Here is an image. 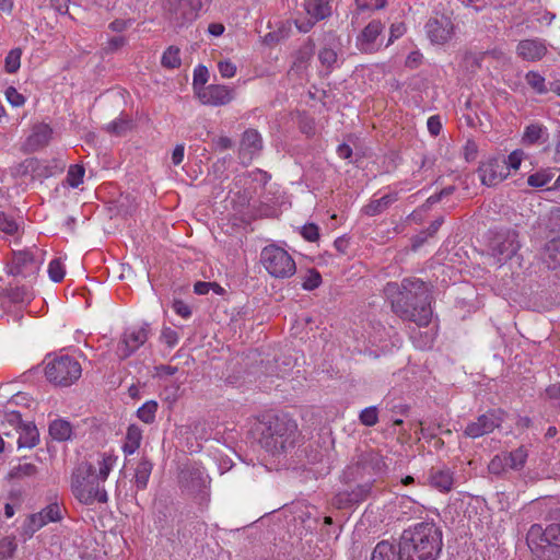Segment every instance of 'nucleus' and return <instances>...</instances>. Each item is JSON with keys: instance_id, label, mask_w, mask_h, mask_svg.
<instances>
[{"instance_id": "1", "label": "nucleus", "mask_w": 560, "mask_h": 560, "mask_svg": "<svg viewBox=\"0 0 560 560\" xmlns=\"http://www.w3.org/2000/svg\"><path fill=\"white\" fill-rule=\"evenodd\" d=\"M385 293L390 300L393 311L402 319L428 326L432 310L429 287L420 279H405L401 284L388 283Z\"/></svg>"}, {"instance_id": "2", "label": "nucleus", "mask_w": 560, "mask_h": 560, "mask_svg": "<svg viewBox=\"0 0 560 560\" xmlns=\"http://www.w3.org/2000/svg\"><path fill=\"white\" fill-rule=\"evenodd\" d=\"M442 545V532L433 522L417 523L400 535L399 559L435 560Z\"/></svg>"}, {"instance_id": "3", "label": "nucleus", "mask_w": 560, "mask_h": 560, "mask_svg": "<svg viewBox=\"0 0 560 560\" xmlns=\"http://www.w3.org/2000/svg\"><path fill=\"white\" fill-rule=\"evenodd\" d=\"M70 488L74 498L85 505L108 501L104 481L92 472V468L88 464H78L72 470Z\"/></svg>"}, {"instance_id": "4", "label": "nucleus", "mask_w": 560, "mask_h": 560, "mask_svg": "<svg viewBox=\"0 0 560 560\" xmlns=\"http://www.w3.org/2000/svg\"><path fill=\"white\" fill-rule=\"evenodd\" d=\"M296 436V422L285 415L276 416L268 423L264 444L269 452L278 454L293 447Z\"/></svg>"}, {"instance_id": "5", "label": "nucleus", "mask_w": 560, "mask_h": 560, "mask_svg": "<svg viewBox=\"0 0 560 560\" xmlns=\"http://www.w3.org/2000/svg\"><path fill=\"white\" fill-rule=\"evenodd\" d=\"M44 363L45 376L55 385L70 386L81 377L82 368L72 357L47 355Z\"/></svg>"}, {"instance_id": "6", "label": "nucleus", "mask_w": 560, "mask_h": 560, "mask_svg": "<svg viewBox=\"0 0 560 560\" xmlns=\"http://www.w3.org/2000/svg\"><path fill=\"white\" fill-rule=\"evenodd\" d=\"M260 262L273 278H290L296 271L295 261L292 256L284 248L276 244L267 245L261 249Z\"/></svg>"}, {"instance_id": "7", "label": "nucleus", "mask_w": 560, "mask_h": 560, "mask_svg": "<svg viewBox=\"0 0 560 560\" xmlns=\"http://www.w3.org/2000/svg\"><path fill=\"white\" fill-rule=\"evenodd\" d=\"M164 13L176 25L194 21L202 7V0H161Z\"/></svg>"}, {"instance_id": "8", "label": "nucleus", "mask_w": 560, "mask_h": 560, "mask_svg": "<svg viewBox=\"0 0 560 560\" xmlns=\"http://www.w3.org/2000/svg\"><path fill=\"white\" fill-rule=\"evenodd\" d=\"M44 262V253L38 248L16 252L13 254L9 272L13 276H35Z\"/></svg>"}, {"instance_id": "9", "label": "nucleus", "mask_w": 560, "mask_h": 560, "mask_svg": "<svg viewBox=\"0 0 560 560\" xmlns=\"http://www.w3.org/2000/svg\"><path fill=\"white\" fill-rule=\"evenodd\" d=\"M10 424L18 436L19 448H32L38 443L39 434L37 428L32 423H23L21 415L18 411H11L4 415L2 427Z\"/></svg>"}, {"instance_id": "10", "label": "nucleus", "mask_w": 560, "mask_h": 560, "mask_svg": "<svg viewBox=\"0 0 560 560\" xmlns=\"http://www.w3.org/2000/svg\"><path fill=\"white\" fill-rule=\"evenodd\" d=\"M478 174L481 183L486 186H494L501 183L509 176L504 156L498 155L488 158L480 164Z\"/></svg>"}, {"instance_id": "11", "label": "nucleus", "mask_w": 560, "mask_h": 560, "mask_svg": "<svg viewBox=\"0 0 560 560\" xmlns=\"http://www.w3.org/2000/svg\"><path fill=\"white\" fill-rule=\"evenodd\" d=\"M62 518V510L58 503H50L38 513L27 517L23 525L25 535L33 536L34 533L49 523L59 522Z\"/></svg>"}, {"instance_id": "12", "label": "nucleus", "mask_w": 560, "mask_h": 560, "mask_svg": "<svg viewBox=\"0 0 560 560\" xmlns=\"http://www.w3.org/2000/svg\"><path fill=\"white\" fill-rule=\"evenodd\" d=\"M490 248L491 255L497 260V262L499 265H503L512 259L520 248L517 235L514 232L499 234L492 241Z\"/></svg>"}, {"instance_id": "13", "label": "nucleus", "mask_w": 560, "mask_h": 560, "mask_svg": "<svg viewBox=\"0 0 560 560\" xmlns=\"http://www.w3.org/2000/svg\"><path fill=\"white\" fill-rule=\"evenodd\" d=\"M148 339V328L145 326H135L125 330L118 342L116 353L120 359L130 357Z\"/></svg>"}, {"instance_id": "14", "label": "nucleus", "mask_w": 560, "mask_h": 560, "mask_svg": "<svg viewBox=\"0 0 560 560\" xmlns=\"http://www.w3.org/2000/svg\"><path fill=\"white\" fill-rule=\"evenodd\" d=\"M196 98L206 106H224L234 100V90L224 84H209Z\"/></svg>"}, {"instance_id": "15", "label": "nucleus", "mask_w": 560, "mask_h": 560, "mask_svg": "<svg viewBox=\"0 0 560 560\" xmlns=\"http://www.w3.org/2000/svg\"><path fill=\"white\" fill-rule=\"evenodd\" d=\"M502 422L500 411H490L478 417L475 421L467 424L464 434L471 439L480 438L491 433Z\"/></svg>"}, {"instance_id": "16", "label": "nucleus", "mask_w": 560, "mask_h": 560, "mask_svg": "<svg viewBox=\"0 0 560 560\" xmlns=\"http://www.w3.org/2000/svg\"><path fill=\"white\" fill-rule=\"evenodd\" d=\"M117 462L118 456L112 451H106L96 453L95 455L91 456L90 459L83 460L80 464L90 465L92 472H94L98 479L105 482L109 474L116 467Z\"/></svg>"}, {"instance_id": "17", "label": "nucleus", "mask_w": 560, "mask_h": 560, "mask_svg": "<svg viewBox=\"0 0 560 560\" xmlns=\"http://www.w3.org/2000/svg\"><path fill=\"white\" fill-rule=\"evenodd\" d=\"M453 24L447 16H440L431 19L427 25L425 31L430 40L434 44H444L452 38Z\"/></svg>"}, {"instance_id": "18", "label": "nucleus", "mask_w": 560, "mask_h": 560, "mask_svg": "<svg viewBox=\"0 0 560 560\" xmlns=\"http://www.w3.org/2000/svg\"><path fill=\"white\" fill-rule=\"evenodd\" d=\"M383 28L384 26L380 21L370 22L357 38L359 49L365 52L377 50L382 46L378 37Z\"/></svg>"}, {"instance_id": "19", "label": "nucleus", "mask_w": 560, "mask_h": 560, "mask_svg": "<svg viewBox=\"0 0 560 560\" xmlns=\"http://www.w3.org/2000/svg\"><path fill=\"white\" fill-rule=\"evenodd\" d=\"M305 11L312 22L306 24H298L300 31L306 33L311 30L313 24L317 21L324 20L331 14V1L330 0H306Z\"/></svg>"}, {"instance_id": "20", "label": "nucleus", "mask_w": 560, "mask_h": 560, "mask_svg": "<svg viewBox=\"0 0 560 560\" xmlns=\"http://www.w3.org/2000/svg\"><path fill=\"white\" fill-rule=\"evenodd\" d=\"M339 45L335 38H330L327 44L322 47L318 51V60L320 62V72L324 74H329L334 69L338 68L339 57H338Z\"/></svg>"}, {"instance_id": "21", "label": "nucleus", "mask_w": 560, "mask_h": 560, "mask_svg": "<svg viewBox=\"0 0 560 560\" xmlns=\"http://www.w3.org/2000/svg\"><path fill=\"white\" fill-rule=\"evenodd\" d=\"M262 147L260 135L254 130L249 129L244 132L240 154L243 161H250L255 154H257Z\"/></svg>"}, {"instance_id": "22", "label": "nucleus", "mask_w": 560, "mask_h": 560, "mask_svg": "<svg viewBox=\"0 0 560 560\" xmlns=\"http://www.w3.org/2000/svg\"><path fill=\"white\" fill-rule=\"evenodd\" d=\"M536 536H541L542 541L548 546L560 548V524H550L545 530H541L540 526H533L528 534L529 546Z\"/></svg>"}, {"instance_id": "23", "label": "nucleus", "mask_w": 560, "mask_h": 560, "mask_svg": "<svg viewBox=\"0 0 560 560\" xmlns=\"http://www.w3.org/2000/svg\"><path fill=\"white\" fill-rule=\"evenodd\" d=\"M517 52L522 58L535 61L541 59L546 55L547 48L540 40L526 39L522 40L517 45Z\"/></svg>"}, {"instance_id": "24", "label": "nucleus", "mask_w": 560, "mask_h": 560, "mask_svg": "<svg viewBox=\"0 0 560 560\" xmlns=\"http://www.w3.org/2000/svg\"><path fill=\"white\" fill-rule=\"evenodd\" d=\"M370 492L369 485L358 486L351 492H339L335 498V503L338 508H347L354 503L363 501Z\"/></svg>"}, {"instance_id": "25", "label": "nucleus", "mask_w": 560, "mask_h": 560, "mask_svg": "<svg viewBox=\"0 0 560 560\" xmlns=\"http://www.w3.org/2000/svg\"><path fill=\"white\" fill-rule=\"evenodd\" d=\"M548 129L538 122L529 124L522 136V143L525 145H533L544 143L548 140Z\"/></svg>"}, {"instance_id": "26", "label": "nucleus", "mask_w": 560, "mask_h": 560, "mask_svg": "<svg viewBox=\"0 0 560 560\" xmlns=\"http://www.w3.org/2000/svg\"><path fill=\"white\" fill-rule=\"evenodd\" d=\"M142 441V430L136 425L130 424L127 429L121 450L126 456L132 455L140 447Z\"/></svg>"}, {"instance_id": "27", "label": "nucleus", "mask_w": 560, "mask_h": 560, "mask_svg": "<svg viewBox=\"0 0 560 560\" xmlns=\"http://www.w3.org/2000/svg\"><path fill=\"white\" fill-rule=\"evenodd\" d=\"M453 482L454 478L450 469H436L430 475V485L440 491H450L453 487Z\"/></svg>"}, {"instance_id": "28", "label": "nucleus", "mask_w": 560, "mask_h": 560, "mask_svg": "<svg viewBox=\"0 0 560 560\" xmlns=\"http://www.w3.org/2000/svg\"><path fill=\"white\" fill-rule=\"evenodd\" d=\"M397 200V194H386L380 198L372 199L363 208V212L366 215L374 217L383 212L390 203Z\"/></svg>"}, {"instance_id": "29", "label": "nucleus", "mask_w": 560, "mask_h": 560, "mask_svg": "<svg viewBox=\"0 0 560 560\" xmlns=\"http://www.w3.org/2000/svg\"><path fill=\"white\" fill-rule=\"evenodd\" d=\"M152 469L153 464L147 458H141L136 467L133 476L137 489L143 490L147 488Z\"/></svg>"}, {"instance_id": "30", "label": "nucleus", "mask_w": 560, "mask_h": 560, "mask_svg": "<svg viewBox=\"0 0 560 560\" xmlns=\"http://www.w3.org/2000/svg\"><path fill=\"white\" fill-rule=\"evenodd\" d=\"M49 434L56 441H67L72 435V427L63 419H56L49 424Z\"/></svg>"}, {"instance_id": "31", "label": "nucleus", "mask_w": 560, "mask_h": 560, "mask_svg": "<svg viewBox=\"0 0 560 560\" xmlns=\"http://www.w3.org/2000/svg\"><path fill=\"white\" fill-rule=\"evenodd\" d=\"M371 560H400L399 550L396 551L393 544L383 540L375 546Z\"/></svg>"}, {"instance_id": "32", "label": "nucleus", "mask_w": 560, "mask_h": 560, "mask_svg": "<svg viewBox=\"0 0 560 560\" xmlns=\"http://www.w3.org/2000/svg\"><path fill=\"white\" fill-rule=\"evenodd\" d=\"M546 262L549 268L560 267V236L552 238L546 245Z\"/></svg>"}, {"instance_id": "33", "label": "nucleus", "mask_w": 560, "mask_h": 560, "mask_svg": "<svg viewBox=\"0 0 560 560\" xmlns=\"http://www.w3.org/2000/svg\"><path fill=\"white\" fill-rule=\"evenodd\" d=\"M508 458V466L510 469H522L527 460L528 452L525 446H521L515 451L505 453Z\"/></svg>"}, {"instance_id": "34", "label": "nucleus", "mask_w": 560, "mask_h": 560, "mask_svg": "<svg viewBox=\"0 0 560 560\" xmlns=\"http://www.w3.org/2000/svg\"><path fill=\"white\" fill-rule=\"evenodd\" d=\"M209 80V71L206 66L199 65L194 69L192 77V89L195 96L201 92L202 89L207 88V82Z\"/></svg>"}, {"instance_id": "35", "label": "nucleus", "mask_w": 560, "mask_h": 560, "mask_svg": "<svg viewBox=\"0 0 560 560\" xmlns=\"http://www.w3.org/2000/svg\"><path fill=\"white\" fill-rule=\"evenodd\" d=\"M158 407L159 406L155 400H148L140 408H138L137 417L144 423L151 424L155 420Z\"/></svg>"}, {"instance_id": "36", "label": "nucleus", "mask_w": 560, "mask_h": 560, "mask_svg": "<svg viewBox=\"0 0 560 560\" xmlns=\"http://www.w3.org/2000/svg\"><path fill=\"white\" fill-rule=\"evenodd\" d=\"M179 48L170 46L162 55L161 63L165 68L175 69L180 66Z\"/></svg>"}, {"instance_id": "37", "label": "nucleus", "mask_w": 560, "mask_h": 560, "mask_svg": "<svg viewBox=\"0 0 560 560\" xmlns=\"http://www.w3.org/2000/svg\"><path fill=\"white\" fill-rule=\"evenodd\" d=\"M22 49H11L4 59V69L8 73H15L21 67Z\"/></svg>"}, {"instance_id": "38", "label": "nucleus", "mask_w": 560, "mask_h": 560, "mask_svg": "<svg viewBox=\"0 0 560 560\" xmlns=\"http://www.w3.org/2000/svg\"><path fill=\"white\" fill-rule=\"evenodd\" d=\"M525 80L527 84L538 94H545L547 93V86H546V80L545 78L536 72V71H529L525 75Z\"/></svg>"}, {"instance_id": "39", "label": "nucleus", "mask_w": 560, "mask_h": 560, "mask_svg": "<svg viewBox=\"0 0 560 560\" xmlns=\"http://www.w3.org/2000/svg\"><path fill=\"white\" fill-rule=\"evenodd\" d=\"M553 174L550 170H541L532 174L527 178V183L532 187L540 188L551 182Z\"/></svg>"}, {"instance_id": "40", "label": "nucleus", "mask_w": 560, "mask_h": 560, "mask_svg": "<svg viewBox=\"0 0 560 560\" xmlns=\"http://www.w3.org/2000/svg\"><path fill=\"white\" fill-rule=\"evenodd\" d=\"M84 174L85 171L82 165H71L67 173V183L72 188H77L83 183Z\"/></svg>"}, {"instance_id": "41", "label": "nucleus", "mask_w": 560, "mask_h": 560, "mask_svg": "<svg viewBox=\"0 0 560 560\" xmlns=\"http://www.w3.org/2000/svg\"><path fill=\"white\" fill-rule=\"evenodd\" d=\"M16 541L13 536H5L0 538V560L13 557L16 550Z\"/></svg>"}, {"instance_id": "42", "label": "nucleus", "mask_w": 560, "mask_h": 560, "mask_svg": "<svg viewBox=\"0 0 560 560\" xmlns=\"http://www.w3.org/2000/svg\"><path fill=\"white\" fill-rule=\"evenodd\" d=\"M194 291L199 295L208 294L210 291L218 295H222L225 292V290L219 283L205 281L196 282L194 285Z\"/></svg>"}, {"instance_id": "43", "label": "nucleus", "mask_w": 560, "mask_h": 560, "mask_svg": "<svg viewBox=\"0 0 560 560\" xmlns=\"http://www.w3.org/2000/svg\"><path fill=\"white\" fill-rule=\"evenodd\" d=\"M66 275L65 265L61 259H52L48 265V276L51 281L60 282Z\"/></svg>"}, {"instance_id": "44", "label": "nucleus", "mask_w": 560, "mask_h": 560, "mask_svg": "<svg viewBox=\"0 0 560 560\" xmlns=\"http://www.w3.org/2000/svg\"><path fill=\"white\" fill-rule=\"evenodd\" d=\"M489 471L495 475L504 472L510 469L508 466V458L505 453L495 455L488 465Z\"/></svg>"}, {"instance_id": "45", "label": "nucleus", "mask_w": 560, "mask_h": 560, "mask_svg": "<svg viewBox=\"0 0 560 560\" xmlns=\"http://www.w3.org/2000/svg\"><path fill=\"white\" fill-rule=\"evenodd\" d=\"M524 159V152L522 150H514L506 158L504 156L505 165L508 166L509 175L511 172H516Z\"/></svg>"}, {"instance_id": "46", "label": "nucleus", "mask_w": 560, "mask_h": 560, "mask_svg": "<svg viewBox=\"0 0 560 560\" xmlns=\"http://www.w3.org/2000/svg\"><path fill=\"white\" fill-rule=\"evenodd\" d=\"M322 283V277L316 270H308L303 277L302 288L305 290H314Z\"/></svg>"}, {"instance_id": "47", "label": "nucleus", "mask_w": 560, "mask_h": 560, "mask_svg": "<svg viewBox=\"0 0 560 560\" xmlns=\"http://www.w3.org/2000/svg\"><path fill=\"white\" fill-rule=\"evenodd\" d=\"M51 128L48 125H38L34 129V133L31 137V140H34L36 143H46L50 139Z\"/></svg>"}, {"instance_id": "48", "label": "nucleus", "mask_w": 560, "mask_h": 560, "mask_svg": "<svg viewBox=\"0 0 560 560\" xmlns=\"http://www.w3.org/2000/svg\"><path fill=\"white\" fill-rule=\"evenodd\" d=\"M359 11H374L385 8L386 0H354Z\"/></svg>"}, {"instance_id": "49", "label": "nucleus", "mask_w": 560, "mask_h": 560, "mask_svg": "<svg viewBox=\"0 0 560 560\" xmlns=\"http://www.w3.org/2000/svg\"><path fill=\"white\" fill-rule=\"evenodd\" d=\"M378 413L377 408L374 406L363 409L360 413V421L368 427H372L377 423Z\"/></svg>"}, {"instance_id": "50", "label": "nucleus", "mask_w": 560, "mask_h": 560, "mask_svg": "<svg viewBox=\"0 0 560 560\" xmlns=\"http://www.w3.org/2000/svg\"><path fill=\"white\" fill-rule=\"evenodd\" d=\"M218 70L222 78L231 79L236 74L237 67L231 60L224 59L218 62Z\"/></svg>"}, {"instance_id": "51", "label": "nucleus", "mask_w": 560, "mask_h": 560, "mask_svg": "<svg viewBox=\"0 0 560 560\" xmlns=\"http://www.w3.org/2000/svg\"><path fill=\"white\" fill-rule=\"evenodd\" d=\"M19 229V224L14 219L4 212H0V231L7 234H14Z\"/></svg>"}, {"instance_id": "52", "label": "nucleus", "mask_w": 560, "mask_h": 560, "mask_svg": "<svg viewBox=\"0 0 560 560\" xmlns=\"http://www.w3.org/2000/svg\"><path fill=\"white\" fill-rule=\"evenodd\" d=\"M413 345L419 349H427L433 345L434 335L432 332H425L423 336L420 334H413L411 336Z\"/></svg>"}, {"instance_id": "53", "label": "nucleus", "mask_w": 560, "mask_h": 560, "mask_svg": "<svg viewBox=\"0 0 560 560\" xmlns=\"http://www.w3.org/2000/svg\"><path fill=\"white\" fill-rule=\"evenodd\" d=\"M5 98L14 107H20L25 103V97L13 86L5 90Z\"/></svg>"}, {"instance_id": "54", "label": "nucleus", "mask_w": 560, "mask_h": 560, "mask_svg": "<svg viewBox=\"0 0 560 560\" xmlns=\"http://www.w3.org/2000/svg\"><path fill=\"white\" fill-rule=\"evenodd\" d=\"M302 236L310 242H314L319 237L318 228L315 224H306L302 228Z\"/></svg>"}, {"instance_id": "55", "label": "nucleus", "mask_w": 560, "mask_h": 560, "mask_svg": "<svg viewBox=\"0 0 560 560\" xmlns=\"http://www.w3.org/2000/svg\"><path fill=\"white\" fill-rule=\"evenodd\" d=\"M427 127L432 136H438L442 130V122L439 116H431L427 121Z\"/></svg>"}, {"instance_id": "56", "label": "nucleus", "mask_w": 560, "mask_h": 560, "mask_svg": "<svg viewBox=\"0 0 560 560\" xmlns=\"http://www.w3.org/2000/svg\"><path fill=\"white\" fill-rule=\"evenodd\" d=\"M173 310L176 314L182 316L183 318H188L191 315V311L189 306L183 301H174Z\"/></svg>"}, {"instance_id": "57", "label": "nucleus", "mask_w": 560, "mask_h": 560, "mask_svg": "<svg viewBox=\"0 0 560 560\" xmlns=\"http://www.w3.org/2000/svg\"><path fill=\"white\" fill-rule=\"evenodd\" d=\"M127 128H128V122L124 121V120H114V121H110L106 126V129L109 132L117 133V135L124 132Z\"/></svg>"}, {"instance_id": "58", "label": "nucleus", "mask_w": 560, "mask_h": 560, "mask_svg": "<svg viewBox=\"0 0 560 560\" xmlns=\"http://www.w3.org/2000/svg\"><path fill=\"white\" fill-rule=\"evenodd\" d=\"M126 44V39L122 36H116L107 42L106 50L107 51H115L122 47Z\"/></svg>"}, {"instance_id": "59", "label": "nucleus", "mask_w": 560, "mask_h": 560, "mask_svg": "<svg viewBox=\"0 0 560 560\" xmlns=\"http://www.w3.org/2000/svg\"><path fill=\"white\" fill-rule=\"evenodd\" d=\"M406 32V26L404 23H394L390 26V38L389 43L396 38L401 37Z\"/></svg>"}, {"instance_id": "60", "label": "nucleus", "mask_w": 560, "mask_h": 560, "mask_svg": "<svg viewBox=\"0 0 560 560\" xmlns=\"http://www.w3.org/2000/svg\"><path fill=\"white\" fill-rule=\"evenodd\" d=\"M184 155H185V147L184 144H177L174 150H173V153H172V162L174 165H179L183 160H184Z\"/></svg>"}, {"instance_id": "61", "label": "nucleus", "mask_w": 560, "mask_h": 560, "mask_svg": "<svg viewBox=\"0 0 560 560\" xmlns=\"http://www.w3.org/2000/svg\"><path fill=\"white\" fill-rule=\"evenodd\" d=\"M553 161L560 163V128L557 130L553 137Z\"/></svg>"}, {"instance_id": "62", "label": "nucleus", "mask_w": 560, "mask_h": 560, "mask_svg": "<svg viewBox=\"0 0 560 560\" xmlns=\"http://www.w3.org/2000/svg\"><path fill=\"white\" fill-rule=\"evenodd\" d=\"M549 398L558 400L560 405V384H553L546 389Z\"/></svg>"}, {"instance_id": "63", "label": "nucleus", "mask_w": 560, "mask_h": 560, "mask_svg": "<svg viewBox=\"0 0 560 560\" xmlns=\"http://www.w3.org/2000/svg\"><path fill=\"white\" fill-rule=\"evenodd\" d=\"M337 153L342 159H349L352 154V149L348 144L341 143L337 148Z\"/></svg>"}, {"instance_id": "64", "label": "nucleus", "mask_w": 560, "mask_h": 560, "mask_svg": "<svg viewBox=\"0 0 560 560\" xmlns=\"http://www.w3.org/2000/svg\"><path fill=\"white\" fill-rule=\"evenodd\" d=\"M208 32L212 35V36H220L223 34L224 32V26L220 23H211L209 26H208Z\"/></svg>"}]
</instances>
